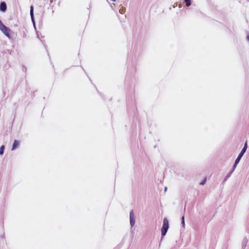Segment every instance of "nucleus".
I'll list each match as a JSON object with an SVG mask.
<instances>
[{
	"mask_svg": "<svg viewBox=\"0 0 249 249\" xmlns=\"http://www.w3.org/2000/svg\"><path fill=\"white\" fill-rule=\"evenodd\" d=\"M206 180H207V179L206 178H205L200 183V184L201 185H204L205 184L206 182Z\"/></svg>",
	"mask_w": 249,
	"mask_h": 249,
	"instance_id": "9b49d317",
	"label": "nucleus"
},
{
	"mask_svg": "<svg viewBox=\"0 0 249 249\" xmlns=\"http://www.w3.org/2000/svg\"><path fill=\"white\" fill-rule=\"evenodd\" d=\"M19 141L18 140H15L12 146V150H14V149H16L19 146Z\"/></svg>",
	"mask_w": 249,
	"mask_h": 249,
	"instance_id": "39448f33",
	"label": "nucleus"
},
{
	"mask_svg": "<svg viewBox=\"0 0 249 249\" xmlns=\"http://www.w3.org/2000/svg\"><path fill=\"white\" fill-rule=\"evenodd\" d=\"M0 30L7 36L10 37V30L5 26L0 20Z\"/></svg>",
	"mask_w": 249,
	"mask_h": 249,
	"instance_id": "7ed1b4c3",
	"label": "nucleus"
},
{
	"mask_svg": "<svg viewBox=\"0 0 249 249\" xmlns=\"http://www.w3.org/2000/svg\"><path fill=\"white\" fill-rule=\"evenodd\" d=\"M185 2L186 3V5L187 7L191 5V0H185Z\"/></svg>",
	"mask_w": 249,
	"mask_h": 249,
	"instance_id": "6e6552de",
	"label": "nucleus"
},
{
	"mask_svg": "<svg viewBox=\"0 0 249 249\" xmlns=\"http://www.w3.org/2000/svg\"><path fill=\"white\" fill-rule=\"evenodd\" d=\"M247 142H245V144H244V146L243 148L242 149L241 152L239 154L237 158L235 160V163H234V168H235L236 167V165L240 161L241 158H242V157L243 156V155H244V154L246 152V151L247 150Z\"/></svg>",
	"mask_w": 249,
	"mask_h": 249,
	"instance_id": "f257e3e1",
	"label": "nucleus"
},
{
	"mask_svg": "<svg viewBox=\"0 0 249 249\" xmlns=\"http://www.w3.org/2000/svg\"><path fill=\"white\" fill-rule=\"evenodd\" d=\"M6 4L4 2H1L0 5V10L4 12L6 10Z\"/></svg>",
	"mask_w": 249,
	"mask_h": 249,
	"instance_id": "423d86ee",
	"label": "nucleus"
},
{
	"mask_svg": "<svg viewBox=\"0 0 249 249\" xmlns=\"http://www.w3.org/2000/svg\"><path fill=\"white\" fill-rule=\"evenodd\" d=\"M181 223L183 227L185 225L184 217L183 216L181 218Z\"/></svg>",
	"mask_w": 249,
	"mask_h": 249,
	"instance_id": "9d476101",
	"label": "nucleus"
},
{
	"mask_svg": "<svg viewBox=\"0 0 249 249\" xmlns=\"http://www.w3.org/2000/svg\"><path fill=\"white\" fill-rule=\"evenodd\" d=\"M30 15H31V18H33V7L32 6H31Z\"/></svg>",
	"mask_w": 249,
	"mask_h": 249,
	"instance_id": "1a4fd4ad",
	"label": "nucleus"
},
{
	"mask_svg": "<svg viewBox=\"0 0 249 249\" xmlns=\"http://www.w3.org/2000/svg\"><path fill=\"white\" fill-rule=\"evenodd\" d=\"M4 145H1L0 147V155H2L4 152Z\"/></svg>",
	"mask_w": 249,
	"mask_h": 249,
	"instance_id": "0eeeda50",
	"label": "nucleus"
},
{
	"mask_svg": "<svg viewBox=\"0 0 249 249\" xmlns=\"http://www.w3.org/2000/svg\"><path fill=\"white\" fill-rule=\"evenodd\" d=\"M247 38H248V40H249V35H248V36H247Z\"/></svg>",
	"mask_w": 249,
	"mask_h": 249,
	"instance_id": "f8f14e48",
	"label": "nucleus"
},
{
	"mask_svg": "<svg viewBox=\"0 0 249 249\" xmlns=\"http://www.w3.org/2000/svg\"><path fill=\"white\" fill-rule=\"evenodd\" d=\"M169 225H168V221L167 218H165L163 219V225L161 228V234L162 236H164L168 229Z\"/></svg>",
	"mask_w": 249,
	"mask_h": 249,
	"instance_id": "f03ea898",
	"label": "nucleus"
},
{
	"mask_svg": "<svg viewBox=\"0 0 249 249\" xmlns=\"http://www.w3.org/2000/svg\"><path fill=\"white\" fill-rule=\"evenodd\" d=\"M134 216L133 211L132 210L130 213V222L132 226H133L135 224V219L134 218Z\"/></svg>",
	"mask_w": 249,
	"mask_h": 249,
	"instance_id": "20e7f679",
	"label": "nucleus"
}]
</instances>
